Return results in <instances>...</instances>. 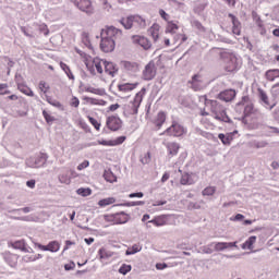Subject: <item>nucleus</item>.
<instances>
[{"instance_id":"f257e3e1","label":"nucleus","mask_w":279,"mask_h":279,"mask_svg":"<svg viewBox=\"0 0 279 279\" xmlns=\"http://www.w3.org/2000/svg\"><path fill=\"white\" fill-rule=\"evenodd\" d=\"M205 99V106H210V112L216 121H222L223 123H230V118L226 113V107L219 104L217 100H210L207 96H203Z\"/></svg>"},{"instance_id":"f03ea898","label":"nucleus","mask_w":279,"mask_h":279,"mask_svg":"<svg viewBox=\"0 0 279 279\" xmlns=\"http://www.w3.org/2000/svg\"><path fill=\"white\" fill-rule=\"evenodd\" d=\"M220 60H222L223 69L227 73H234L239 69V59L234 53L222 51L220 52Z\"/></svg>"},{"instance_id":"7ed1b4c3","label":"nucleus","mask_w":279,"mask_h":279,"mask_svg":"<svg viewBox=\"0 0 279 279\" xmlns=\"http://www.w3.org/2000/svg\"><path fill=\"white\" fill-rule=\"evenodd\" d=\"M238 106H244V119L252 117L253 119L260 118V111L254 108V104L250 100V96H243Z\"/></svg>"},{"instance_id":"20e7f679","label":"nucleus","mask_w":279,"mask_h":279,"mask_svg":"<svg viewBox=\"0 0 279 279\" xmlns=\"http://www.w3.org/2000/svg\"><path fill=\"white\" fill-rule=\"evenodd\" d=\"M85 64L92 75H99L100 77H104V59L94 58L93 60H87Z\"/></svg>"},{"instance_id":"39448f33","label":"nucleus","mask_w":279,"mask_h":279,"mask_svg":"<svg viewBox=\"0 0 279 279\" xmlns=\"http://www.w3.org/2000/svg\"><path fill=\"white\" fill-rule=\"evenodd\" d=\"M100 35L101 38H108L109 40H113L114 43H121V40H123V32L116 28L114 26H107L101 31Z\"/></svg>"},{"instance_id":"423d86ee","label":"nucleus","mask_w":279,"mask_h":279,"mask_svg":"<svg viewBox=\"0 0 279 279\" xmlns=\"http://www.w3.org/2000/svg\"><path fill=\"white\" fill-rule=\"evenodd\" d=\"M162 134L166 136H184L186 134V129L182 126V124L178 123V121H172V124L163 131Z\"/></svg>"},{"instance_id":"0eeeda50","label":"nucleus","mask_w":279,"mask_h":279,"mask_svg":"<svg viewBox=\"0 0 279 279\" xmlns=\"http://www.w3.org/2000/svg\"><path fill=\"white\" fill-rule=\"evenodd\" d=\"M147 94V89L143 87L134 97L133 101H131V114H138V108H141V104H143V99Z\"/></svg>"},{"instance_id":"6e6552de","label":"nucleus","mask_w":279,"mask_h":279,"mask_svg":"<svg viewBox=\"0 0 279 279\" xmlns=\"http://www.w3.org/2000/svg\"><path fill=\"white\" fill-rule=\"evenodd\" d=\"M71 3H74L81 12H85L86 14H95V7H93V2L90 0H70Z\"/></svg>"},{"instance_id":"1a4fd4ad","label":"nucleus","mask_w":279,"mask_h":279,"mask_svg":"<svg viewBox=\"0 0 279 279\" xmlns=\"http://www.w3.org/2000/svg\"><path fill=\"white\" fill-rule=\"evenodd\" d=\"M123 121H121V118L117 116H110L106 120V126L111 132H119V129L122 128Z\"/></svg>"},{"instance_id":"9d476101","label":"nucleus","mask_w":279,"mask_h":279,"mask_svg":"<svg viewBox=\"0 0 279 279\" xmlns=\"http://www.w3.org/2000/svg\"><path fill=\"white\" fill-rule=\"evenodd\" d=\"M74 173L75 171L69 168H62L58 175V180L61 184H71V180Z\"/></svg>"},{"instance_id":"9b49d317","label":"nucleus","mask_w":279,"mask_h":279,"mask_svg":"<svg viewBox=\"0 0 279 279\" xmlns=\"http://www.w3.org/2000/svg\"><path fill=\"white\" fill-rule=\"evenodd\" d=\"M35 247H38L41 252H60V242L51 241L47 245H43L40 243H35Z\"/></svg>"},{"instance_id":"f8f14e48","label":"nucleus","mask_w":279,"mask_h":279,"mask_svg":"<svg viewBox=\"0 0 279 279\" xmlns=\"http://www.w3.org/2000/svg\"><path fill=\"white\" fill-rule=\"evenodd\" d=\"M104 69V77L108 75L109 77H114L117 73H119V68H117V64L110 61L105 60V64L102 65Z\"/></svg>"},{"instance_id":"ddd939ff","label":"nucleus","mask_w":279,"mask_h":279,"mask_svg":"<svg viewBox=\"0 0 279 279\" xmlns=\"http://www.w3.org/2000/svg\"><path fill=\"white\" fill-rule=\"evenodd\" d=\"M143 77L144 80H146L147 82H149L150 80H154L156 77V63H154V61H150L146 66L145 70L143 72Z\"/></svg>"},{"instance_id":"4468645a","label":"nucleus","mask_w":279,"mask_h":279,"mask_svg":"<svg viewBox=\"0 0 279 279\" xmlns=\"http://www.w3.org/2000/svg\"><path fill=\"white\" fill-rule=\"evenodd\" d=\"M116 45H117V41L112 39H108L106 37H101L100 49L105 53H110L111 51H114Z\"/></svg>"},{"instance_id":"2eb2a0df","label":"nucleus","mask_w":279,"mask_h":279,"mask_svg":"<svg viewBox=\"0 0 279 279\" xmlns=\"http://www.w3.org/2000/svg\"><path fill=\"white\" fill-rule=\"evenodd\" d=\"M132 40L135 45H140V47H143V49H151V41H149V39H147L146 37L135 35L132 37Z\"/></svg>"},{"instance_id":"dca6fc26","label":"nucleus","mask_w":279,"mask_h":279,"mask_svg":"<svg viewBox=\"0 0 279 279\" xmlns=\"http://www.w3.org/2000/svg\"><path fill=\"white\" fill-rule=\"evenodd\" d=\"M167 121V113L165 111H159L155 119L153 120V124L155 125L156 130H160L165 122Z\"/></svg>"},{"instance_id":"f3484780","label":"nucleus","mask_w":279,"mask_h":279,"mask_svg":"<svg viewBox=\"0 0 279 279\" xmlns=\"http://www.w3.org/2000/svg\"><path fill=\"white\" fill-rule=\"evenodd\" d=\"M229 19H231L233 25L232 34H234L235 36H241V22L239 21V19L232 13H229Z\"/></svg>"},{"instance_id":"a211bd4d","label":"nucleus","mask_w":279,"mask_h":279,"mask_svg":"<svg viewBox=\"0 0 279 279\" xmlns=\"http://www.w3.org/2000/svg\"><path fill=\"white\" fill-rule=\"evenodd\" d=\"M236 97V92L234 89H226L219 94V99L221 101H232Z\"/></svg>"},{"instance_id":"6ab92c4d","label":"nucleus","mask_w":279,"mask_h":279,"mask_svg":"<svg viewBox=\"0 0 279 279\" xmlns=\"http://www.w3.org/2000/svg\"><path fill=\"white\" fill-rule=\"evenodd\" d=\"M113 256H114V252L106 247H101L98 250V258L101 263H104V260H108L109 258H112Z\"/></svg>"},{"instance_id":"aec40b11","label":"nucleus","mask_w":279,"mask_h":279,"mask_svg":"<svg viewBox=\"0 0 279 279\" xmlns=\"http://www.w3.org/2000/svg\"><path fill=\"white\" fill-rule=\"evenodd\" d=\"M168 217L169 216H167V215L157 216L153 220H149L148 223H153L157 228H160L162 226H167Z\"/></svg>"},{"instance_id":"412c9836","label":"nucleus","mask_w":279,"mask_h":279,"mask_svg":"<svg viewBox=\"0 0 279 279\" xmlns=\"http://www.w3.org/2000/svg\"><path fill=\"white\" fill-rule=\"evenodd\" d=\"M133 26L145 29L147 27V21L141 15H133Z\"/></svg>"},{"instance_id":"4be33fe9","label":"nucleus","mask_w":279,"mask_h":279,"mask_svg":"<svg viewBox=\"0 0 279 279\" xmlns=\"http://www.w3.org/2000/svg\"><path fill=\"white\" fill-rule=\"evenodd\" d=\"M180 184H182L183 186L195 184L193 173L184 172L181 177Z\"/></svg>"},{"instance_id":"5701e85b","label":"nucleus","mask_w":279,"mask_h":279,"mask_svg":"<svg viewBox=\"0 0 279 279\" xmlns=\"http://www.w3.org/2000/svg\"><path fill=\"white\" fill-rule=\"evenodd\" d=\"M230 247H236V242H218L215 244L216 252H223Z\"/></svg>"},{"instance_id":"b1692460","label":"nucleus","mask_w":279,"mask_h":279,"mask_svg":"<svg viewBox=\"0 0 279 279\" xmlns=\"http://www.w3.org/2000/svg\"><path fill=\"white\" fill-rule=\"evenodd\" d=\"M120 25H123L125 29H132L134 27V15H129L126 17H122L119 21Z\"/></svg>"},{"instance_id":"393cba45","label":"nucleus","mask_w":279,"mask_h":279,"mask_svg":"<svg viewBox=\"0 0 279 279\" xmlns=\"http://www.w3.org/2000/svg\"><path fill=\"white\" fill-rule=\"evenodd\" d=\"M138 83H123L118 86L120 93H131V90H134L137 88Z\"/></svg>"},{"instance_id":"a878e982","label":"nucleus","mask_w":279,"mask_h":279,"mask_svg":"<svg viewBox=\"0 0 279 279\" xmlns=\"http://www.w3.org/2000/svg\"><path fill=\"white\" fill-rule=\"evenodd\" d=\"M179 22L168 21L166 25V34H175L180 29Z\"/></svg>"},{"instance_id":"bb28decb","label":"nucleus","mask_w":279,"mask_h":279,"mask_svg":"<svg viewBox=\"0 0 279 279\" xmlns=\"http://www.w3.org/2000/svg\"><path fill=\"white\" fill-rule=\"evenodd\" d=\"M148 32L154 41H158V38H160V25H158L157 23L153 24Z\"/></svg>"},{"instance_id":"cd10ccee","label":"nucleus","mask_w":279,"mask_h":279,"mask_svg":"<svg viewBox=\"0 0 279 279\" xmlns=\"http://www.w3.org/2000/svg\"><path fill=\"white\" fill-rule=\"evenodd\" d=\"M167 149L169 156H178V153L180 151V144L172 142L167 144Z\"/></svg>"},{"instance_id":"c85d7f7f","label":"nucleus","mask_w":279,"mask_h":279,"mask_svg":"<svg viewBox=\"0 0 279 279\" xmlns=\"http://www.w3.org/2000/svg\"><path fill=\"white\" fill-rule=\"evenodd\" d=\"M122 66H124L125 71H131V73H136L138 71V63L132 61H123Z\"/></svg>"},{"instance_id":"c756f323","label":"nucleus","mask_w":279,"mask_h":279,"mask_svg":"<svg viewBox=\"0 0 279 279\" xmlns=\"http://www.w3.org/2000/svg\"><path fill=\"white\" fill-rule=\"evenodd\" d=\"M10 246L13 247V250H21L22 252H25V250L27 248L25 240H17L15 242H11Z\"/></svg>"},{"instance_id":"7c9ffc66","label":"nucleus","mask_w":279,"mask_h":279,"mask_svg":"<svg viewBox=\"0 0 279 279\" xmlns=\"http://www.w3.org/2000/svg\"><path fill=\"white\" fill-rule=\"evenodd\" d=\"M279 77V70L275 69V70H268L266 72V80L268 82H275L276 80H278Z\"/></svg>"},{"instance_id":"2f4dec72","label":"nucleus","mask_w":279,"mask_h":279,"mask_svg":"<svg viewBox=\"0 0 279 279\" xmlns=\"http://www.w3.org/2000/svg\"><path fill=\"white\" fill-rule=\"evenodd\" d=\"M117 202V198L114 197H107V198H102L98 202V206L100 208H106V206H112V204H114Z\"/></svg>"},{"instance_id":"473e14b6","label":"nucleus","mask_w":279,"mask_h":279,"mask_svg":"<svg viewBox=\"0 0 279 279\" xmlns=\"http://www.w3.org/2000/svg\"><path fill=\"white\" fill-rule=\"evenodd\" d=\"M218 138L221 141L223 145H230L232 143L233 137L232 133H228L227 135L223 133L218 134Z\"/></svg>"},{"instance_id":"72a5a7b5","label":"nucleus","mask_w":279,"mask_h":279,"mask_svg":"<svg viewBox=\"0 0 279 279\" xmlns=\"http://www.w3.org/2000/svg\"><path fill=\"white\" fill-rule=\"evenodd\" d=\"M49 158V156H47V154H40L37 159L35 160V168L38 167H43L44 165L47 163V159Z\"/></svg>"},{"instance_id":"f704fd0d","label":"nucleus","mask_w":279,"mask_h":279,"mask_svg":"<svg viewBox=\"0 0 279 279\" xmlns=\"http://www.w3.org/2000/svg\"><path fill=\"white\" fill-rule=\"evenodd\" d=\"M254 243H256V235L250 236L242 245L243 250H254Z\"/></svg>"},{"instance_id":"c9c22d12","label":"nucleus","mask_w":279,"mask_h":279,"mask_svg":"<svg viewBox=\"0 0 279 279\" xmlns=\"http://www.w3.org/2000/svg\"><path fill=\"white\" fill-rule=\"evenodd\" d=\"M104 178L106 182H110V184L117 182V175H114V173L111 172V170H105Z\"/></svg>"},{"instance_id":"e433bc0d","label":"nucleus","mask_w":279,"mask_h":279,"mask_svg":"<svg viewBox=\"0 0 279 279\" xmlns=\"http://www.w3.org/2000/svg\"><path fill=\"white\" fill-rule=\"evenodd\" d=\"M20 93L27 95V97H34V92L27 85L20 84L17 85Z\"/></svg>"},{"instance_id":"4c0bfd02","label":"nucleus","mask_w":279,"mask_h":279,"mask_svg":"<svg viewBox=\"0 0 279 279\" xmlns=\"http://www.w3.org/2000/svg\"><path fill=\"white\" fill-rule=\"evenodd\" d=\"M128 215L125 213H118L116 214V223L117 226L121 225V223H128Z\"/></svg>"},{"instance_id":"58836bf2","label":"nucleus","mask_w":279,"mask_h":279,"mask_svg":"<svg viewBox=\"0 0 279 279\" xmlns=\"http://www.w3.org/2000/svg\"><path fill=\"white\" fill-rule=\"evenodd\" d=\"M60 66L62 71H64V73L68 75L69 80H75L73 72H71V68L66 63L60 62Z\"/></svg>"},{"instance_id":"ea45409f","label":"nucleus","mask_w":279,"mask_h":279,"mask_svg":"<svg viewBox=\"0 0 279 279\" xmlns=\"http://www.w3.org/2000/svg\"><path fill=\"white\" fill-rule=\"evenodd\" d=\"M77 195H81V197H88L89 195H93V190L90 187H80L76 190Z\"/></svg>"},{"instance_id":"a19ab883","label":"nucleus","mask_w":279,"mask_h":279,"mask_svg":"<svg viewBox=\"0 0 279 279\" xmlns=\"http://www.w3.org/2000/svg\"><path fill=\"white\" fill-rule=\"evenodd\" d=\"M40 258H43V254H37V255H25L24 256V260L25 263H34L36 260H40Z\"/></svg>"},{"instance_id":"79ce46f5","label":"nucleus","mask_w":279,"mask_h":279,"mask_svg":"<svg viewBox=\"0 0 279 279\" xmlns=\"http://www.w3.org/2000/svg\"><path fill=\"white\" fill-rule=\"evenodd\" d=\"M141 252V245L134 244L131 248H128L125 254L126 256H132L134 254H138Z\"/></svg>"},{"instance_id":"37998d69","label":"nucleus","mask_w":279,"mask_h":279,"mask_svg":"<svg viewBox=\"0 0 279 279\" xmlns=\"http://www.w3.org/2000/svg\"><path fill=\"white\" fill-rule=\"evenodd\" d=\"M87 119L97 132H99V130H101V122H99L97 119H95L90 116H88Z\"/></svg>"},{"instance_id":"c03bdc74","label":"nucleus","mask_w":279,"mask_h":279,"mask_svg":"<svg viewBox=\"0 0 279 279\" xmlns=\"http://www.w3.org/2000/svg\"><path fill=\"white\" fill-rule=\"evenodd\" d=\"M105 221L111 226H117V214H110L105 216Z\"/></svg>"},{"instance_id":"a18cd8bd","label":"nucleus","mask_w":279,"mask_h":279,"mask_svg":"<svg viewBox=\"0 0 279 279\" xmlns=\"http://www.w3.org/2000/svg\"><path fill=\"white\" fill-rule=\"evenodd\" d=\"M201 123L208 130L210 128H215V123L210 121V118L204 117L201 119Z\"/></svg>"},{"instance_id":"49530a36","label":"nucleus","mask_w":279,"mask_h":279,"mask_svg":"<svg viewBox=\"0 0 279 279\" xmlns=\"http://www.w3.org/2000/svg\"><path fill=\"white\" fill-rule=\"evenodd\" d=\"M132 271V265L123 264L119 268V274H122V276H126V274H130Z\"/></svg>"},{"instance_id":"de8ad7c7","label":"nucleus","mask_w":279,"mask_h":279,"mask_svg":"<svg viewBox=\"0 0 279 279\" xmlns=\"http://www.w3.org/2000/svg\"><path fill=\"white\" fill-rule=\"evenodd\" d=\"M46 101H48V104H50V106H53L54 108H62V102L54 100L50 96H46Z\"/></svg>"},{"instance_id":"09e8293b","label":"nucleus","mask_w":279,"mask_h":279,"mask_svg":"<svg viewBox=\"0 0 279 279\" xmlns=\"http://www.w3.org/2000/svg\"><path fill=\"white\" fill-rule=\"evenodd\" d=\"M217 189L215 186H207L203 190L202 194L204 196H210V195H215Z\"/></svg>"},{"instance_id":"8fccbe9b","label":"nucleus","mask_w":279,"mask_h":279,"mask_svg":"<svg viewBox=\"0 0 279 279\" xmlns=\"http://www.w3.org/2000/svg\"><path fill=\"white\" fill-rule=\"evenodd\" d=\"M258 93H259V99L263 100V102L266 106H269V97L267 96V93H265L263 89L258 88Z\"/></svg>"},{"instance_id":"3c124183","label":"nucleus","mask_w":279,"mask_h":279,"mask_svg":"<svg viewBox=\"0 0 279 279\" xmlns=\"http://www.w3.org/2000/svg\"><path fill=\"white\" fill-rule=\"evenodd\" d=\"M128 137L125 136H119L117 137L116 140H111V146L112 147H116L117 145H123V143H125Z\"/></svg>"},{"instance_id":"603ef678","label":"nucleus","mask_w":279,"mask_h":279,"mask_svg":"<svg viewBox=\"0 0 279 279\" xmlns=\"http://www.w3.org/2000/svg\"><path fill=\"white\" fill-rule=\"evenodd\" d=\"M49 88L50 86L47 84V82L45 81L39 82V90H41L44 95H47V93H49Z\"/></svg>"},{"instance_id":"864d4df0","label":"nucleus","mask_w":279,"mask_h":279,"mask_svg":"<svg viewBox=\"0 0 279 279\" xmlns=\"http://www.w3.org/2000/svg\"><path fill=\"white\" fill-rule=\"evenodd\" d=\"M142 165H149L151 162V153H146L142 158H141Z\"/></svg>"},{"instance_id":"5fc2aeb1","label":"nucleus","mask_w":279,"mask_h":279,"mask_svg":"<svg viewBox=\"0 0 279 279\" xmlns=\"http://www.w3.org/2000/svg\"><path fill=\"white\" fill-rule=\"evenodd\" d=\"M202 75L201 74H196L192 77V81L190 82V84H192L193 88H195V85L198 83H202Z\"/></svg>"},{"instance_id":"6e6d98bb","label":"nucleus","mask_w":279,"mask_h":279,"mask_svg":"<svg viewBox=\"0 0 279 279\" xmlns=\"http://www.w3.org/2000/svg\"><path fill=\"white\" fill-rule=\"evenodd\" d=\"M70 106H71L72 108H80V98L73 96V97L70 99Z\"/></svg>"},{"instance_id":"4d7b16f0","label":"nucleus","mask_w":279,"mask_h":279,"mask_svg":"<svg viewBox=\"0 0 279 279\" xmlns=\"http://www.w3.org/2000/svg\"><path fill=\"white\" fill-rule=\"evenodd\" d=\"M159 15L161 16V19L163 21H166L167 23H169V19H171V16L162 9L159 10Z\"/></svg>"},{"instance_id":"13d9d810","label":"nucleus","mask_w":279,"mask_h":279,"mask_svg":"<svg viewBox=\"0 0 279 279\" xmlns=\"http://www.w3.org/2000/svg\"><path fill=\"white\" fill-rule=\"evenodd\" d=\"M97 143L98 145H104L105 147H112V140H98Z\"/></svg>"},{"instance_id":"bf43d9fd","label":"nucleus","mask_w":279,"mask_h":279,"mask_svg":"<svg viewBox=\"0 0 279 279\" xmlns=\"http://www.w3.org/2000/svg\"><path fill=\"white\" fill-rule=\"evenodd\" d=\"M90 166V162L88 160H84L82 163L77 166V171H83V169H87V167Z\"/></svg>"},{"instance_id":"052dcab7","label":"nucleus","mask_w":279,"mask_h":279,"mask_svg":"<svg viewBox=\"0 0 279 279\" xmlns=\"http://www.w3.org/2000/svg\"><path fill=\"white\" fill-rule=\"evenodd\" d=\"M43 117L45 118L47 123H51L53 121V117H51V114H49V112L47 111H43Z\"/></svg>"},{"instance_id":"680f3d73","label":"nucleus","mask_w":279,"mask_h":279,"mask_svg":"<svg viewBox=\"0 0 279 279\" xmlns=\"http://www.w3.org/2000/svg\"><path fill=\"white\" fill-rule=\"evenodd\" d=\"M119 108H121V105L113 104V105L108 107V112H117V110H119Z\"/></svg>"},{"instance_id":"e2e57ef3","label":"nucleus","mask_w":279,"mask_h":279,"mask_svg":"<svg viewBox=\"0 0 279 279\" xmlns=\"http://www.w3.org/2000/svg\"><path fill=\"white\" fill-rule=\"evenodd\" d=\"M64 269H65V271H71V270L75 269V262H70L69 264H65Z\"/></svg>"},{"instance_id":"0e129e2a","label":"nucleus","mask_w":279,"mask_h":279,"mask_svg":"<svg viewBox=\"0 0 279 279\" xmlns=\"http://www.w3.org/2000/svg\"><path fill=\"white\" fill-rule=\"evenodd\" d=\"M100 3L102 5L104 10H110V8H112V5H110V3H108V0H100Z\"/></svg>"},{"instance_id":"69168bd1","label":"nucleus","mask_w":279,"mask_h":279,"mask_svg":"<svg viewBox=\"0 0 279 279\" xmlns=\"http://www.w3.org/2000/svg\"><path fill=\"white\" fill-rule=\"evenodd\" d=\"M71 245H75V242L68 240L65 241V245L63 247V252H66V250H70Z\"/></svg>"},{"instance_id":"338daca9","label":"nucleus","mask_w":279,"mask_h":279,"mask_svg":"<svg viewBox=\"0 0 279 279\" xmlns=\"http://www.w3.org/2000/svg\"><path fill=\"white\" fill-rule=\"evenodd\" d=\"M129 197L132 199V198H134V197H144V194H143V192H137V193H131L130 195H129Z\"/></svg>"},{"instance_id":"774afa93","label":"nucleus","mask_w":279,"mask_h":279,"mask_svg":"<svg viewBox=\"0 0 279 279\" xmlns=\"http://www.w3.org/2000/svg\"><path fill=\"white\" fill-rule=\"evenodd\" d=\"M156 269H159V270L167 269V264L158 263V264H156Z\"/></svg>"}]
</instances>
